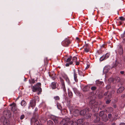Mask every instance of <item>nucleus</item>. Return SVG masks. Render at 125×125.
<instances>
[{
  "instance_id": "55",
  "label": "nucleus",
  "mask_w": 125,
  "mask_h": 125,
  "mask_svg": "<svg viewBox=\"0 0 125 125\" xmlns=\"http://www.w3.org/2000/svg\"><path fill=\"white\" fill-rule=\"evenodd\" d=\"M110 80L111 79V80H110L111 81V82H113L114 81V79H113V78H111V79H110Z\"/></svg>"
},
{
  "instance_id": "12",
  "label": "nucleus",
  "mask_w": 125,
  "mask_h": 125,
  "mask_svg": "<svg viewBox=\"0 0 125 125\" xmlns=\"http://www.w3.org/2000/svg\"><path fill=\"white\" fill-rule=\"evenodd\" d=\"M118 50V53L120 55L122 54L123 53V51L121 45H119Z\"/></svg>"
},
{
  "instance_id": "41",
  "label": "nucleus",
  "mask_w": 125,
  "mask_h": 125,
  "mask_svg": "<svg viewBox=\"0 0 125 125\" xmlns=\"http://www.w3.org/2000/svg\"><path fill=\"white\" fill-rule=\"evenodd\" d=\"M109 55H110V54L109 53H107L105 54V56H104V57H105V59H106L107 58H108V57Z\"/></svg>"
},
{
  "instance_id": "58",
  "label": "nucleus",
  "mask_w": 125,
  "mask_h": 125,
  "mask_svg": "<svg viewBox=\"0 0 125 125\" xmlns=\"http://www.w3.org/2000/svg\"><path fill=\"white\" fill-rule=\"evenodd\" d=\"M90 66V65H88L87 67L86 68V69H87Z\"/></svg>"
},
{
  "instance_id": "39",
  "label": "nucleus",
  "mask_w": 125,
  "mask_h": 125,
  "mask_svg": "<svg viewBox=\"0 0 125 125\" xmlns=\"http://www.w3.org/2000/svg\"><path fill=\"white\" fill-rule=\"evenodd\" d=\"M54 98L55 100H59L60 99V97L58 96H57L54 97Z\"/></svg>"
},
{
  "instance_id": "42",
  "label": "nucleus",
  "mask_w": 125,
  "mask_h": 125,
  "mask_svg": "<svg viewBox=\"0 0 125 125\" xmlns=\"http://www.w3.org/2000/svg\"><path fill=\"white\" fill-rule=\"evenodd\" d=\"M35 81L34 80V79H31V81H30V83H35Z\"/></svg>"
},
{
  "instance_id": "5",
  "label": "nucleus",
  "mask_w": 125,
  "mask_h": 125,
  "mask_svg": "<svg viewBox=\"0 0 125 125\" xmlns=\"http://www.w3.org/2000/svg\"><path fill=\"white\" fill-rule=\"evenodd\" d=\"M3 114L4 116L2 117L1 118L3 117H4L6 119L5 117L8 118H9L11 117V113L10 111L9 110L5 111L3 112Z\"/></svg>"
},
{
  "instance_id": "47",
  "label": "nucleus",
  "mask_w": 125,
  "mask_h": 125,
  "mask_svg": "<svg viewBox=\"0 0 125 125\" xmlns=\"http://www.w3.org/2000/svg\"><path fill=\"white\" fill-rule=\"evenodd\" d=\"M24 117V115H21L20 117V119L21 120Z\"/></svg>"
},
{
  "instance_id": "54",
  "label": "nucleus",
  "mask_w": 125,
  "mask_h": 125,
  "mask_svg": "<svg viewBox=\"0 0 125 125\" xmlns=\"http://www.w3.org/2000/svg\"><path fill=\"white\" fill-rule=\"evenodd\" d=\"M124 71H121L120 72V73L122 74H123L124 73Z\"/></svg>"
},
{
  "instance_id": "2",
  "label": "nucleus",
  "mask_w": 125,
  "mask_h": 125,
  "mask_svg": "<svg viewBox=\"0 0 125 125\" xmlns=\"http://www.w3.org/2000/svg\"><path fill=\"white\" fill-rule=\"evenodd\" d=\"M60 124L62 125H73L70 123V118H65L62 119L60 122Z\"/></svg>"
},
{
  "instance_id": "21",
  "label": "nucleus",
  "mask_w": 125,
  "mask_h": 125,
  "mask_svg": "<svg viewBox=\"0 0 125 125\" xmlns=\"http://www.w3.org/2000/svg\"><path fill=\"white\" fill-rule=\"evenodd\" d=\"M56 84L55 82H52L51 84V86L52 89H54L56 88Z\"/></svg>"
},
{
  "instance_id": "11",
  "label": "nucleus",
  "mask_w": 125,
  "mask_h": 125,
  "mask_svg": "<svg viewBox=\"0 0 125 125\" xmlns=\"http://www.w3.org/2000/svg\"><path fill=\"white\" fill-rule=\"evenodd\" d=\"M110 69V67L109 66H105L103 72L105 74L107 73Z\"/></svg>"
},
{
  "instance_id": "14",
  "label": "nucleus",
  "mask_w": 125,
  "mask_h": 125,
  "mask_svg": "<svg viewBox=\"0 0 125 125\" xmlns=\"http://www.w3.org/2000/svg\"><path fill=\"white\" fill-rule=\"evenodd\" d=\"M124 88L123 87H120L117 91V93L118 94H120L122 93L124 90Z\"/></svg>"
},
{
  "instance_id": "38",
  "label": "nucleus",
  "mask_w": 125,
  "mask_h": 125,
  "mask_svg": "<svg viewBox=\"0 0 125 125\" xmlns=\"http://www.w3.org/2000/svg\"><path fill=\"white\" fill-rule=\"evenodd\" d=\"M73 63V62L71 61L69 63H67L66 64H65V66H69V65L72 64Z\"/></svg>"
},
{
  "instance_id": "31",
  "label": "nucleus",
  "mask_w": 125,
  "mask_h": 125,
  "mask_svg": "<svg viewBox=\"0 0 125 125\" xmlns=\"http://www.w3.org/2000/svg\"><path fill=\"white\" fill-rule=\"evenodd\" d=\"M70 123H71L73 125H78L77 121L73 122L70 120Z\"/></svg>"
},
{
  "instance_id": "33",
  "label": "nucleus",
  "mask_w": 125,
  "mask_h": 125,
  "mask_svg": "<svg viewBox=\"0 0 125 125\" xmlns=\"http://www.w3.org/2000/svg\"><path fill=\"white\" fill-rule=\"evenodd\" d=\"M98 98L99 99H101L103 97V95L102 94H99L98 95Z\"/></svg>"
},
{
  "instance_id": "63",
  "label": "nucleus",
  "mask_w": 125,
  "mask_h": 125,
  "mask_svg": "<svg viewBox=\"0 0 125 125\" xmlns=\"http://www.w3.org/2000/svg\"><path fill=\"white\" fill-rule=\"evenodd\" d=\"M115 123H113L112 124V125H115Z\"/></svg>"
},
{
  "instance_id": "6",
  "label": "nucleus",
  "mask_w": 125,
  "mask_h": 125,
  "mask_svg": "<svg viewBox=\"0 0 125 125\" xmlns=\"http://www.w3.org/2000/svg\"><path fill=\"white\" fill-rule=\"evenodd\" d=\"M112 97V95L111 94L109 93L107 96L104 98V100L105 101V103L108 104L110 103L111 101V99Z\"/></svg>"
},
{
  "instance_id": "35",
  "label": "nucleus",
  "mask_w": 125,
  "mask_h": 125,
  "mask_svg": "<svg viewBox=\"0 0 125 125\" xmlns=\"http://www.w3.org/2000/svg\"><path fill=\"white\" fill-rule=\"evenodd\" d=\"M68 95L70 97H72L73 95V94L71 92H68Z\"/></svg>"
},
{
  "instance_id": "64",
  "label": "nucleus",
  "mask_w": 125,
  "mask_h": 125,
  "mask_svg": "<svg viewBox=\"0 0 125 125\" xmlns=\"http://www.w3.org/2000/svg\"><path fill=\"white\" fill-rule=\"evenodd\" d=\"M52 79L53 80H54L55 79V78L54 77H52Z\"/></svg>"
},
{
  "instance_id": "56",
  "label": "nucleus",
  "mask_w": 125,
  "mask_h": 125,
  "mask_svg": "<svg viewBox=\"0 0 125 125\" xmlns=\"http://www.w3.org/2000/svg\"><path fill=\"white\" fill-rule=\"evenodd\" d=\"M76 39L77 40H78L79 41H80V39L78 37H76Z\"/></svg>"
},
{
  "instance_id": "10",
  "label": "nucleus",
  "mask_w": 125,
  "mask_h": 125,
  "mask_svg": "<svg viewBox=\"0 0 125 125\" xmlns=\"http://www.w3.org/2000/svg\"><path fill=\"white\" fill-rule=\"evenodd\" d=\"M10 106H11V110L13 112L16 110V104L15 103H13L10 105Z\"/></svg>"
},
{
  "instance_id": "60",
  "label": "nucleus",
  "mask_w": 125,
  "mask_h": 125,
  "mask_svg": "<svg viewBox=\"0 0 125 125\" xmlns=\"http://www.w3.org/2000/svg\"><path fill=\"white\" fill-rule=\"evenodd\" d=\"M38 110V109L36 107V108L35 109V112H36Z\"/></svg>"
},
{
  "instance_id": "9",
  "label": "nucleus",
  "mask_w": 125,
  "mask_h": 125,
  "mask_svg": "<svg viewBox=\"0 0 125 125\" xmlns=\"http://www.w3.org/2000/svg\"><path fill=\"white\" fill-rule=\"evenodd\" d=\"M31 123L34 122L35 125H40L39 121L35 119L34 117H33L31 119Z\"/></svg>"
},
{
  "instance_id": "48",
  "label": "nucleus",
  "mask_w": 125,
  "mask_h": 125,
  "mask_svg": "<svg viewBox=\"0 0 125 125\" xmlns=\"http://www.w3.org/2000/svg\"><path fill=\"white\" fill-rule=\"evenodd\" d=\"M84 125H91L90 123L87 122H85Z\"/></svg>"
},
{
  "instance_id": "46",
  "label": "nucleus",
  "mask_w": 125,
  "mask_h": 125,
  "mask_svg": "<svg viewBox=\"0 0 125 125\" xmlns=\"http://www.w3.org/2000/svg\"><path fill=\"white\" fill-rule=\"evenodd\" d=\"M66 80V81L68 83L69 82V78L67 77H66L64 78Z\"/></svg>"
},
{
  "instance_id": "28",
  "label": "nucleus",
  "mask_w": 125,
  "mask_h": 125,
  "mask_svg": "<svg viewBox=\"0 0 125 125\" xmlns=\"http://www.w3.org/2000/svg\"><path fill=\"white\" fill-rule=\"evenodd\" d=\"M120 80V78L118 77H115L114 79V81H115L117 82H119Z\"/></svg>"
},
{
  "instance_id": "23",
  "label": "nucleus",
  "mask_w": 125,
  "mask_h": 125,
  "mask_svg": "<svg viewBox=\"0 0 125 125\" xmlns=\"http://www.w3.org/2000/svg\"><path fill=\"white\" fill-rule=\"evenodd\" d=\"M95 102L94 100H92L90 101L89 103V104L90 106H91L93 105H96V104H93Z\"/></svg>"
},
{
  "instance_id": "4",
  "label": "nucleus",
  "mask_w": 125,
  "mask_h": 125,
  "mask_svg": "<svg viewBox=\"0 0 125 125\" xmlns=\"http://www.w3.org/2000/svg\"><path fill=\"white\" fill-rule=\"evenodd\" d=\"M89 111V108H86L80 111V114L81 115L84 116L86 113H88Z\"/></svg>"
},
{
  "instance_id": "3",
  "label": "nucleus",
  "mask_w": 125,
  "mask_h": 125,
  "mask_svg": "<svg viewBox=\"0 0 125 125\" xmlns=\"http://www.w3.org/2000/svg\"><path fill=\"white\" fill-rule=\"evenodd\" d=\"M93 119L94 123H97L100 121V118L98 116L97 113H94L93 117Z\"/></svg>"
},
{
  "instance_id": "18",
  "label": "nucleus",
  "mask_w": 125,
  "mask_h": 125,
  "mask_svg": "<svg viewBox=\"0 0 125 125\" xmlns=\"http://www.w3.org/2000/svg\"><path fill=\"white\" fill-rule=\"evenodd\" d=\"M70 43V41L68 40H67L66 41L63 42L62 44L64 46H68Z\"/></svg>"
},
{
  "instance_id": "37",
  "label": "nucleus",
  "mask_w": 125,
  "mask_h": 125,
  "mask_svg": "<svg viewBox=\"0 0 125 125\" xmlns=\"http://www.w3.org/2000/svg\"><path fill=\"white\" fill-rule=\"evenodd\" d=\"M72 58V57L70 56L69 58H68L66 62H69L71 60V58Z\"/></svg>"
},
{
  "instance_id": "17",
  "label": "nucleus",
  "mask_w": 125,
  "mask_h": 125,
  "mask_svg": "<svg viewBox=\"0 0 125 125\" xmlns=\"http://www.w3.org/2000/svg\"><path fill=\"white\" fill-rule=\"evenodd\" d=\"M101 118L105 122H106L108 120L107 114H106L101 117Z\"/></svg>"
},
{
  "instance_id": "26",
  "label": "nucleus",
  "mask_w": 125,
  "mask_h": 125,
  "mask_svg": "<svg viewBox=\"0 0 125 125\" xmlns=\"http://www.w3.org/2000/svg\"><path fill=\"white\" fill-rule=\"evenodd\" d=\"M47 123L48 125H54L53 122L50 120L48 121Z\"/></svg>"
},
{
  "instance_id": "61",
  "label": "nucleus",
  "mask_w": 125,
  "mask_h": 125,
  "mask_svg": "<svg viewBox=\"0 0 125 125\" xmlns=\"http://www.w3.org/2000/svg\"><path fill=\"white\" fill-rule=\"evenodd\" d=\"M113 106L114 108H116V105L115 104H114L113 105Z\"/></svg>"
},
{
  "instance_id": "19",
  "label": "nucleus",
  "mask_w": 125,
  "mask_h": 125,
  "mask_svg": "<svg viewBox=\"0 0 125 125\" xmlns=\"http://www.w3.org/2000/svg\"><path fill=\"white\" fill-rule=\"evenodd\" d=\"M79 113L80 112L78 109H75L74 110L73 114L74 116H76L79 115Z\"/></svg>"
},
{
  "instance_id": "36",
  "label": "nucleus",
  "mask_w": 125,
  "mask_h": 125,
  "mask_svg": "<svg viewBox=\"0 0 125 125\" xmlns=\"http://www.w3.org/2000/svg\"><path fill=\"white\" fill-rule=\"evenodd\" d=\"M119 19L121 21L125 20V17L124 18L123 17L121 16L119 17Z\"/></svg>"
},
{
  "instance_id": "43",
  "label": "nucleus",
  "mask_w": 125,
  "mask_h": 125,
  "mask_svg": "<svg viewBox=\"0 0 125 125\" xmlns=\"http://www.w3.org/2000/svg\"><path fill=\"white\" fill-rule=\"evenodd\" d=\"M77 58L76 57H73V61H74V62H75L77 60Z\"/></svg>"
},
{
  "instance_id": "30",
  "label": "nucleus",
  "mask_w": 125,
  "mask_h": 125,
  "mask_svg": "<svg viewBox=\"0 0 125 125\" xmlns=\"http://www.w3.org/2000/svg\"><path fill=\"white\" fill-rule=\"evenodd\" d=\"M96 83L99 84H102V85H104V84L103 82L102 81H100L99 80H97L96 81Z\"/></svg>"
},
{
  "instance_id": "20",
  "label": "nucleus",
  "mask_w": 125,
  "mask_h": 125,
  "mask_svg": "<svg viewBox=\"0 0 125 125\" xmlns=\"http://www.w3.org/2000/svg\"><path fill=\"white\" fill-rule=\"evenodd\" d=\"M73 72L74 80L76 82H77L78 81V80L77 78V74L75 71H74Z\"/></svg>"
},
{
  "instance_id": "29",
  "label": "nucleus",
  "mask_w": 125,
  "mask_h": 125,
  "mask_svg": "<svg viewBox=\"0 0 125 125\" xmlns=\"http://www.w3.org/2000/svg\"><path fill=\"white\" fill-rule=\"evenodd\" d=\"M26 102L24 100H22L21 102V105L22 106H25L26 105Z\"/></svg>"
},
{
  "instance_id": "57",
  "label": "nucleus",
  "mask_w": 125,
  "mask_h": 125,
  "mask_svg": "<svg viewBox=\"0 0 125 125\" xmlns=\"http://www.w3.org/2000/svg\"><path fill=\"white\" fill-rule=\"evenodd\" d=\"M125 124L124 123H121L120 124V125H124Z\"/></svg>"
},
{
  "instance_id": "8",
  "label": "nucleus",
  "mask_w": 125,
  "mask_h": 125,
  "mask_svg": "<svg viewBox=\"0 0 125 125\" xmlns=\"http://www.w3.org/2000/svg\"><path fill=\"white\" fill-rule=\"evenodd\" d=\"M90 107L93 109L92 111L94 112H97L99 110L98 108L97 107L96 105H93Z\"/></svg>"
},
{
  "instance_id": "27",
  "label": "nucleus",
  "mask_w": 125,
  "mask_h": 125,
  "mask_svg": "<svg viewBox=\"0 0 125 125\" xmlns=\"http://www.w3.org/2000/svg\"><path fill=\"white\" fill-rule=\"evenodd\" d=\"M118 62L117 61V60H116L115 61V63L114 64L113 66V67L115 68L117 66L118 64Z\"/></svg>"
},
{
  "instance_id": "13",
  "label": "nucleus",
  "mask_w": 125,
  "mask_h": 125,
  "mask_svg": "<svg viewBox=\"0 0 125 125\" xmlns=\"http://www.w3.org/2000/svg\"><path fill=\"white\" fill-rule=\"evenodd\" d=\"M36 104L35 100H33L31 101L30 103V106L33 108L35 106Z\"/></svg>"
},
{
  "instance_id": "34",
  "label": "nucleus",
  "mask_w": 125,
  "mask_h": 125,
  "mask_svg": "<svg viewBox=\"0 0 125 125\" xmlns=\"http://www.w3.org/2000/svg\"><path fill=\"white\" fill-rule=\"evenodd\" d=\"M105 57L104 56H102L100 58V61H102L105 59H105Z\"/></svg>"
},
{
  "instance_id": "15",
  "label": "nucleus",
  "mask_w": 125,
  "mask_h": 125,
  "mask_svg": "<svg viewBox=\"0 0 125 125\" xmlns=\"http://www.w3.org/2000/svg\"><path fill=\"white\" fill-rule=\"evenodd\" d=\"M90 87L89 86L87 85L84 86L82 90L84 92H86L88 91L90 89Z\"/></svg>"
},
{
  "instance_id": "32",
  "label": "nucleus",
  "mask_w": 125,
  "mask_h": 125,
  "mask_svg": "<svg viewBox=\"0 0 125 125\" xmlns=\"http://www.w3.org/2000/svg\"><path fill=\"white\" fill-rule=\"evenodd\" d=\"M60 80L62 83V85L63 86H64L65 87V85H64V82H63V79L61 77L60 78Z\"/></svg>"
},
{
  "instance_id": "7",
  "label": "nucleus",
  "mask_w": 125,
  "mask_h": 125,
  "mask_svg": "<svg viewBox=\"0 0 125 125\" xmlns=\"http://www.w3.org/2000/svg\"><path fill=\"white\" fill-rule=\"evenodd\" d=\"M0 120L3 122L4 125H10L8 121H7L5 117H3L1 118Z\"/></svg>"
},
{
  "instance_id": "49",
  "label": "nucleus",
  "mask_w": 125,
  "mask_h": 125,
  "mask_svg": "<svg viewBox=\"0 0 125 125\" xmlns=\"http://www.w3.org/2000/svg\"><path fill=\"white\" fill-rule=\"evenodd\" d=\"M104 105H102L101 107L100 106V110H102L104 108Z\"/></svg>"
},
{
  "instance_id": "16",
  "label": "nucleus",
  "mask_w": 125,
  "mask_h": 125,
  "mask_svg": "<svg viewBox=\"0 0 125 125\" xmlns=\"http://www.w3.org/2000/svg\"><path fill=\"white\" fill-rule=\"evenodd\" d=\"M78 125H83V119H79L77 121Z\"/></svg>"
},
{
  "instance_id": "50",
  "label": "nucleus",
  "mask_w": 125,
  "mask_h": 125,
  "mask_svg": "<svg viewBox=\"0 0 125 125\" xmlns=\"http://www.w3.org/2000/svg\"><path fill=\"white\" fill-rule=\"evenodd\" d=\"M108 92V91H107V92H106L104 94V96H106Z\"/></svg>"
},
{
  "instance_id": "24",
  "label": "nucleus",
  "mask_w": 125,
  "mask_h": 125,
  "mask_svg": "<svg viewBox=\"0 0 125 125\" xmlns=\"http://www.w3.org/2000/svg\"><path fill=\"white\" fill-rule=\"evenodd\" d=\"M105 111H100L99 113V115L101 117H102L105 114Z\"/></svg>"
},
{
  "instance_id": "44",
  "label": "nucleus",
  "mask_w": 125,
  "mask_h": 125,
  "mask_svg": "<svg viewBox=\"0 0 125 125\" xmlns=\"http://www.w3.org/2000/svg\"><path fill=\"white\" fill-rule=\"evenodd\" d=\"M108 118L110 119L112 117V114H109L108 115Z\"/></svg>"
},
{
  "instance_id": "22",
  "label": "nucleus",
  "mask_w": 125,
  "mask_h": 125,
  "mask_svg": "<svg viewBox=\"0 0 125 125\" xmlns=\"http://www.w3.org/2000/svg\"><path fill=\"white\" fill-rule=\"evenodd\" d=\"M91 115L89 114L88 113H86L84 116V117L86 119H87L88 118H90L91 116Z\"/></svg>"
},
{
  "instance_id": "45",
  "label": "nucleus",
  "mask_w": 125,
  "mask_h": 125,
  "mask_svg": "<svg viewBox=\"0 0 125 125\" xmlns=\"http://www.w3.org/2000/svg\"><path fill=\"white\" fill-rule=\"evenodd\" d=\"M111 87V86L109 84H108L107 85L106 87V88L107 89H109Z\"/></svg>"
},
{
  "instance_id": "59",
  "label": "nucleus",
  "mask_w": 125,
  "mask_h": 125,
  "mask_svg": "<svg viewBox=\"0 0 125 125\" xmlns=\"http://www.w3.org/2000/svg\"><path fill=\"white\" fill-rule=\"evenodd\" d=\"M79 63L78 62H76V65H78L79 64Z\"/></svg>"
},
{
  "instance_id": "52",
  "label": "nucleus",
  "mask_w": 125,
  "mask_h": 125,
  "mask_svg": "<svg viewBox=\"0 0 125 125\" xmlns=\"http://www.w3.org/2000/svg\"><path fill=\"white\" fill-rule=\"evenodd\" d=\"M73 90L74 92V93H75V92L77 90V89L75 88H74L73 89Z\"/></svg>"
},
{
  "instance_id": "1",
  "label": "nucleus",
  "mask_w": 125,
  "mask_h": 125,
  "mask_svg": "<svg viewBox=\"0 0 125 125\" xmlns=\"http://www.w3.org/2000/svg\"><path fill=\"white\" fill-rule=\"evenodd\" d=\"M41 84L40 83H38L32 87V91L34 92H38V94L39 95L42 91V89L41 88Z\"/></svg>"
},
{
  "instance_id": "25",
  "label": "nucleus",
  "mask_w": 125,
  "mask_h": 125,
  "mask_svg": "<svg viewBox=\"0 0 125 125\" xmlns=\"http://www.w3.org/2000/svg\"><path fill=\"white\" fill-rule=\"evenodd\" d=\"M52 120L55 124H57L58 123V118H57L55 117H53Z\"/></svg>"
},
{
  "instance_id": "62",
  "label": "nucleus",
  "mask_w": 125,
  "mask_h": 125,
  "mask_svg": "<svg viewBox=\"0 0 125 125\" xmlns=\"http://www.w3.org/2000/svg\"><path fill=\"white\" fill-rule=\"evenodd\" d=\"M85 46H86V47H88V44H86L85 43Z\"/></svg>"
},
{
  "instance_id": "40",
  "label": "nucleus",
  "mask_w": 125,
  "mask_h": 125,
  "mask_svg": "<svg viewBox=\"0 0 125 125\" xmlns=\"http://www.w3.org/2000/svg\"><path fill=\"white\" fill-rule=\"evenodd\" d=\"M97 87L95 86H93L91 88V89L92 90L94 91L96 90Z\"/></svg>"
},
{
  "instance_id": "51",
  "label": "nucleus",
  "mask_w": 125,
  "mask_h": 125,
  "mask_svg": "<svg viewBox=\"0 0 125 125\" xmlns=\"http://www.w3.org/2000/svg\"><path fill=\"white\" fill-rule=\"evenodd\" d=\"M84 50L87 52H88L89 51V50L87 48H86L84 49Z\"/></svg>"
},
{
  "instance_id": "53",
  "label": "nucleus",
  "mask_w": 125,
  "mask_h": 125,
  "mask_svg": "<svg viewBox=\"0 0 125 125\" xmlns=\"http://www.w3.org/2000/svg\"><path fill=\"white\" fill-rule=\"evenodd\" d=\"M125 36V33H124L123 34H122L121 35V37H122L124 38Z\"/></svg>"
}]
</instances>
